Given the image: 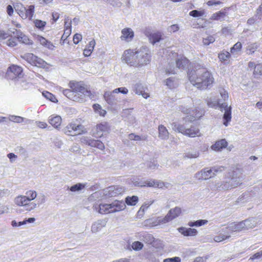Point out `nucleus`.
I'll use <instances>...</instances> for the list:
<instances>
[{"label": "nucleus", "instance_id": "obj_1", "mask_svg": "<svg viewBox=\"0 0 262 262\" xmlns=\"http://www.w3.org/2000/svg\"><path fill=\"white\" fill-rule=\"evenodd\" d=\"M190 82L200 90L210 89L215 83V79L211 71L203 66L197 64L187 72Z\"/></svg>", "mask_w": 262, "mask_h": 262}, {"label": "nucleus", "instance_id": "obj_2", "mask_svg": "<svg viewBox=\"0 0 262 262\" xmlns=\"http://www.w3.org/2000/svg\"><path fill=\"white\" fill-rule=\"evenodd\" d=\"M69 89L63 91V94L69 99L74 101H82L84 96L88 93L85 85L81 81H70Z\"/></svg>", "mask_w": 262, "mask_h": 262}, {"label": "nucleus", "instance_id": "obj_3", "mask_svg": "<svg viewBox=\"0 0 262 262\" xmlns=\"http://www.w3.org/2000/svg\"><path fill=\"white\" fill-rule=\"evenodd\" d=\"M208 105L212 108H219L221 112L225 111L223 117V123L225 126H228L232 119V107L228 106L226 103H221L219 99L212 101L211 99L207 100Z\"/></svg>", "mask_w": 262, "mask_h": 262}, {"label": "nucleus", "instance_id": "obj_4", "mask_svg": "<svg viewBox=\"0 0 262 262\" xmlns=\"http://www.w3.org/2000/svg\"><path fill=\"white\" fill-rule=\"evenodd\" d=\"M138 55L139 50H125L122 55L121 60L128 66L136 68Z\"/></svg>", "mask_w": 262, "mask_h": 262}, {"label": "nucleus", "instance_id": "obj_5", "mask_svg": "<svg viewBox=\"0 0 262 262\" xmlns=\"http://www.w3.org/2000/svg\"><path fill=\"white\" fill-rule=\"evenodd\" d=\"M172 125L174 130L189 137L194 138L201 136L200 129L195 126H191L189 128H186L184 125L178 124L176 123H172Z\"/></svg>", "mask_w": 262, "mask_h": 262}, {"label": "nucleus", "instance_id": "obj_6", "mask_svg": "<svg viewBox=\"0 0 262 262\" xmlns=\"http://www.w3.org/2000/svg\"><path fill=\"white\" fill-rule=\"evenodd\" d=\"M63 132L66 135L71 136L81 135L84 133L83 126L76 121L68 123L64 128Z\"/></svg>", "mask_w": 262, "mask_h": 262}, {"label": "nucleus", "instance_id": "obj_7", "mask_svg": "<svg viewBox=\"0 0 262 262\" xmlns=\"http://www.w3.org/2000/svg\"><path fill=\"white\" fill-rule=\"evenodd\" d=\"M5 75L7 79L17 80L23 77V69L20 66L12 64L7 68Z\"/></svg>", "mask_w": 262, "mask_h": 262}, {"label": "nucleus", "instance_id": "obj_8", "mask_svg": "<svg viewBox=\"0 0 262 262\" xmlns=\"http://www.w3.org/2000/svg\"><path fill=\"white\" fill-rule=\"evenodd\" d=\"M111 126L108 122L103 121L97 123L94 127L93 134L96 138H101L103 135L110 133Z\"/></svg>", "mask_w": 262, "mask_h": 262}, {"label": "nucleus", "instance_id": "obj_9", "mask_svg": "<svg viewBox=\"0 0 262 262\" xmlns=\"http://www.w3.org/2000/svg\"><path fill=\"white\" fill-rule=\"evenodd\" d=\"M150 61L151 56L148 50L146 48L139 49L136 68H140L146 66L149 64Z\"/></svg>", "mask_w": 262, "mask_h": 262}, {"label": "nucleus", "instance_id": "obj_10", "mask_svg": "<svg viewBox=\"0 0 262 262\" xmlns=\"http://www.w3.org/2000/svg\"><path fill=\"white\" fill-rule=\"evenodd\" d=\"M14 202L16 205L24 206L26 207V210L29 211L34 209L36 206V204L30 202L26 195L17 196L15 198Z\"/></svg>", "mask_w": 262, "mask_h": 262}, {"label": "nucleus", "instance_id": "obj_11", "mask_svg": "<svg viewBox=\"0 0 262 262\" xmlns=\"http://www.w3.org/2000/svg\"><path fill=\"white\" fill-rule=\"evenodd\" d=\"M182 112L186 115L184 118L185 122H192L199 120L202 116V113L196 109L189 110L183 108Z\"/></svg>", "mask_w": 262, "mask_h": 262}, {"label": "nucleus", "instance_id": "obj_12", "mask_svg": "<svg viewBox=\"0 0 262 262\" xmlns=\"http://www.w3.org/2000/svg\"><path fill=\"white\" fill-rule=\"evenodd\" d=\"M26 60L32 65L38 68H45L47 63L42 59L37 57L32 53H28L26 55Z\"/></svg>", "mask_w": 262, "mask_h": 262}, {"label": "nucleus", "instance_id": "obj_13", "mask_svg": "<svg viewBox=\"0 0 262 262\" xmlns=\"http://www.w3.org/2000/svg\"><path fill=\"white\" fill-rule=\"evenodd\" d=\"M12 35L15 36L19 42L28 45H32L33 43V41L30 39L28 36L25 35L20 30L14 28L11 31Z\"/></svg>", "mask_w": 262, "mask_h": 262}, {"label": "nucleus", "instance_id": "obj_14", "mask_svg": "<svg viewBox=\"0 0 262 262\" xmlns=\"http://www.w3.org/2000/svg\"><path fill=\"white\" fill-rule=\"evenodd\" d=\"M181 212L182 210L181 208L176 207L174 208L171 209L165 216L160 221L163 224L169 222L178 217L181 214Z\"/></svg>", "mask_w": 262, "mask_h": 262}, {"label": "nucleus", "instance_id": "obj_15", "mask_svg": "<svg viewBox=\"0 0 262 262\" xmlns=\"http://www.w3.org/2000/svg\"><path fill=\"white\" fill-rule=\"evenodd\" d=\"M166 184L162 181L150 179L141 182L138 186L140 187L163 188L166 187Z\"/></svg>", "mask_w": 262, "mask_h": 262}, {"label": "nucleus", "instance_id": "obj_16", "mask_svg": "<svg viewBox=\"0 0 262 262\" xmlns=\"http://www.w3.org/2000/svg\"><path fill=\"white\" fill-rule=\"evenodd\" d=\"M109 213L119 212L125 208V203L123 201L115 200L112 203L108 204Z\"/></svg>", "mask_w": 262, "mask_h": 262}, {"label": "nucleus", "instance_id": "obj_17", "mask_svg": "<svg viewBox=\"0 0 262 262\" xmlns=\"http://www.w3.org/2000/svg\"><path fill=\"white\" fill-rule=\"evenodd\" d=\"M35 39L36 41L39 43L41 46L49 50H53L55 47L54 44L51 41L48 40L45 37L41 35H36L35 37Z\"/></svg>", "mask_w": 262, "mask_h": 262}, {"label": "nucleus", "instance_id": "obj_18", "mask_svg": "<svg viewBox=\"0 0 262 262\" xmlns=\"http://www.w3.org/2000/svg\"><path fill=\"white\" fill-rule=\"evenodd\" d=\"M123 192V189L119 186H112L107 188L106 195L109 197L117 196Z\"/></svg>", "mask_w": 262, "mask_h": 262}, {"label": "nucleus", "instance_id": "obj_19", "mask_svg": "<svg viewBox=\"0 0 262 262\" xmlns=\"http://www.w3.org/2000/svg\"><path fill=\"white\" fill-rule=\"evenodd\" d=\"M72 32V21L69 19H67L64 21V32L61 36V40H66L71 35Z\"/></svg>", "mask_w": 262, "mask_h": 262}, {"label": "nucleus", "instance_id": "obj_20", "mask_svg": "<svg viewBox=\"0 0 262 262\" xmlns=\"http://www.w3.org/2000/svg\"><path fill=\"white\" fill-rule=\"evenodd\" d=\"M121 33L122 35L121 36L120 38L121 40H125L126 41H131L134 36V32L129 28H125L122 29Z\"/></svg>", "mask_w": 262, "mask_h": 262}, {"label": "nucleus", "instance_id": "obj_21", "mask_svg": "<svg viewBox=\"0 0 262 262\" xmlns=\"http://www.w3.org/2000/svg\"><path fill=\"white\" fill-rule=\"evenodd\" d=\"M213 170L214 171H217L216 170L213 169L207 170L204 169L203 170L201 171L200 172L197 173L196 174V177L199 180H207L209 179L212 177H213L214 173H213Z\"/></svg>", "mask_w": 262, "mask_h": 262}, {"label": "nucleus", "instance_id": "obj_22", "mask_svg": "<svg viewBox=\"0 0 262 262\" xmlns=\"http://www.w3.org/2000/svg\"><path fill=\"white\" fill-rule=\"evenodd\" d=\"M49 123L54 128H59L62 123V119L59 115H51L49 119Z\"/></svg>", "mask_w": 262, "mask_h": 262}, {"label": "nucleus", "instance_id": "obj_23", "mask_svg": "<svg viewBox=\"0 0 262 262\" xmlns=\"http://www.w3.org/2000/svg\"><path fill=\"white\" fill-rule=\"evenodd\" d=\"M178 231L182 234L185 236H193L197 234L198 231L193 228H186L185 227H180L178 229Z\"/></svg>", "mask_w": 262, "mask_h": 262}, {"label": "nucleus", "instance_id": "obj_24", "mask_svg": "<svg viewBox=\"0 0 262 262\" xmlns=\"http://www.w3.org/2000/svg\"><path fill=\"white\" fill-rule=\"evenodd\" d=\"M228 145V143L225 139H221L215 142L211 146V149L215 151H220L222 149L226 148Z\"/></svg>", "mask_w": 262, "mask_h": 262}, {"label": "nucleus", "instance_id": "obj_25", "mask_svg": "<svg viewBox=\"0 0 262 262\" xmlns=\"http://www.w3.org/2000/svg\"><path fill=\"white\" fill-rule=\"evenodd\" d=\"M176 62L177 68L182 69L187 67L190 63L189 60L184 56H182L177 59Z\"/></svg>", "mask_w": 262, "mask_h": 262}, {"label": "nucleus", "instance_id": "obj_26", "mask_svg": "<svg viewBox=\"0 0 262 262\" xmlns=\"http://www.w3.org/2000/svg\"><path fill=\"white\" fill-rule=\"evenodd\" d=\"M245 228V224L243 222L232 224L230 226L227 228L230 233L240 232L243 230Z\"/></svg>", "mask_w": 262, "mask_h": 262}, {"label": "nucleus", "instance_id": "obj_27", "mask_svg": "<svg viewBox=\"0 0 262 262\" xmlns=\"http://www.w3.org/2000/svg\"><path fill=\"white\" fill-rule=\"evenodd\" d=\"M89 146L93 147H96L100 150H104L105 146L102 142L98 140L91 139L88 141Z\"/></svg>", "mask_w": 262, "mask_h": 262}, {"label": "nucleus", "instance_id": "obj_28", "mask_svg": "<svg viewBox=\"0 0 262 262\" xmlns=\"http://www.w3.org/2000/svg\"><path fill=\"white\" fill-rule=\"evenodd\" d=\"M230 57L231 54L228 51H223L218 54V58L220 61L224 63H227Z\"/></svg>", "mask_w": 262, "mask_h": 262}, {"label": "nucleus", "instance_id": "obj_29", "mask_svg": "<svg viewBox=\"0 0 262 262\" xmlns=\"http://www.w3.org/2000/svg\"><path fill=\"white\" fill-rule=\"evenodd\" d=\"M147 36L150 41L153 44L160 41L162 39V34L160 32L151 33L147 35Z\"/></svg>", "mask_w": 262, "mask_h": 262}, {"label": "nucleus", "instance_id": "obj_30", "mask_svg": "<svg viewBox=\"0 0 262 262\" xmlns=\"http://www.w3.org/2000/svg\"><path fill=\"white\" fill-rule=\"evenodd\" d=\"M25 14L24 15H22L23 19H27L28 18L29 20H31L34 13V6L33 5H30L28 9L26 8L25 10Z\"/></svg>", "mask_w": 262, "mask_h": 262}, {"label": "nucleus", "instance_id": "obj_31", "mask_svg": "<svg viewBox=\"0 0 262 262\" xmlns=\"http://www.w3.org/2000/svg\"><path fill=\"white\" fill-rule=\"evenodd\" d=\"M159 130V137L162 139H165L168 138L169 133L165 127L163 125H160L158 127Z\"/></svg>", "mask_w": 262, "mask_h": 262}, {"label": "nucleus", "instance_id": "obj_32", "mask_svg": "<svg viewBox=\"0 0 262 262\" xmlns=\"http://www.w3.org/2000/svg\"><path fill=\"white\" fill-rule=\"evenodd\" d=\"M154 201H150L144 203L140 207V209L138 211V216H142L146 210L149 207L150 205L152 204Z\"/></svg>", "mask_w": 262, "mask_h": 262}, {"label": "nucleus", "instance_id": "obj_33", "mask_svg": "<svg viewBox=\"0 0 262 262\" xmlns=\"http://www.w3.org/2000/svg\"><path fill=\"white\" fill-rule=\"evenodd\" d=\"M109 206L108 204L101 203L100 204L98 207H96V209L99 213L102 214H109Z\"/></svg>", "mask_w": 262, "mask_h": 262}, {"label": "nucleus", "instance_id": "obj_34", "mask_svg": "<svg viewBox=\"0 0 262 262\" xmlns=\"http://www.w3.org/2000/svg\"><path fill=\"white\" fill-rule=\"evenodd\" d=\"M226 15V12L223 11H219L217 12L213 13L210 19L212 20H220L223 19Z\"/></svg>", "mask_w": 262, "mask_h": 262}, {"label": "nucleus", "instance_id": "obj_35", "mask_svg": "<svg viewBox=\"0 0 262 262\" xmlns=\"http://www.w3.org/2000/svg\"><path fill=\"white\" fill-rule=\"evenodd\" d=\"M166 85L170 89H173L178 86V82L174 78L170 77L166 79Z\"/></svg>", "mask_w": 262, "mask_h": 262}, {"label": "nucleus", "instance_id": "obj_36", "mask_svg": "<svg viewBox=\"0 0 262 262\" xmlns=\"http://www.w3.org/2000/svg\"><path fill=\"white\" fill-rule=\"evenodd\" d=\"M238 173L235 171L233 172V176L232 178V182H231V185L232 188L236 187L237 186L241 185L242 183H239V182H241V179L239 177V176H238Z\"/></svg>", "mask_w": 262, "mask_h": 262}, {"label": "nucleus", "instance_id": "obj_37", "mask_svg": "<svg viewBox=\"0 0 262 262\" xmlns=\"http://www.w3.org/2000/svg\"><path fill=\"white\" fill-rule=\"evenodd\" d=\"M138 197L136 195L128 196L125 198V203L129 206H135L138 203Z\"/></svg>", "mask_w": 262, "mask_h": 262}, {"label": "nucleus", "instance_id": "obj_38", "mask_svg": "<svg viewBox=\"0 0 262 262\" xmlns=\"http://www.w3.org/2000/svg\"><path fill=\"white\" fill-rule=\"evenodd\" d=\"M93 108L95 113L99 114L100 116L104 117L106 114L105 110L102 108V107L99 104H94Z\"/></svg>", "mask_w": 262, "mask_h": 262}, {"label": "nucleus", "instance_id": "obj_39", "mask_svg": "<svg viewBox=\"0 0 262 262\" xmlns=\"http://www.w3.org/2000/svg\"><path fill=\"white\" fill-rule=\"evenodd\" d=\"M35 221V219L34 217H30L28 220H24L23 222H19L18 223H17L15 221H13L12 222V225L13 227L20 226L26 224L27 223H33Z\"/></svg>", "mask_w": 262, "mask_h": 262}, {"label": "nucleus", "instance_id": "obj_40", "mask_svg": "<svg viewBox=\"0 0 262 262\" xmlns=\"http://www.w3.org/2000/svg\"><path fill=\"white\" fill-rule=\"evenodd\" d=\"M14 8L15 11L17 12L18 15L22 18V15H24L25 14V10L26 8L23 6L21 4H17L15 7Z\"/></svg>", "mask_w": 262, "mask_h": 262}, {"label": "nucleus", "instance_id": "obj_41", "mask_svg": "<svg viewBox=\"0 0 262 262\" xmlns=\"http://www.w3.org/2000/svg\"><path fill=\"white\" fill-rule=\"evenodd\" d=\"M42 95L46 98L47 99H49L52 102H57V99L55 97V96L52 94L51 93L48 92V91H43L42 93Z\"/></svg>", "mask_w": 262, "mask_h": 262}, {"label": "nucleus", "instance_id": "obj_42", "mask_svg": "<svg viewBox=\"0 0 262 262\" xmlns=\"http://www.w3.org/2000/svg\"><path fill=\"white\" fill-rule=\"evenodd\" d=\"M33 23H34L35 26L37 28H38L41 30H43L44 29V28L46 26V24H47L45 21H43V20H41L40 19H35L34 20Z\"/></svg>", "mask_w": 262, "mask_h": 262}, {"label": "nucleus", "instance_id": "obj_43", "mask_svg": "<svg viewBox=\"0 0 262 262\" xmlns=\"http://www.w3.org/2000/svg\"><path fill=\"white\" fill-rule=\"evenodd\" d=\"M242 49V44L241 42L238 41L235 43L232 47L230 49V52L232 54L235 52L241 51Z\"/></svg>", "mask_w": 262, "mask_h": 262}, {"label": "nucleus", "instance_id": "obj_44", "mask_svg": "<svg viewBox=\"0 0 262 262\" xmlns=\"http://www.w3.org/2000/svg\"><path fill=\"white\" fill-rule=\"evenodd\" d=\"M207 222H208V221L207 220H201L196 221L194 222H189L188 225L190 227L201 226L202 225L206 224Z\"/></svg>", "mask_w": 262, "mask_h": 262}, {"label": "nucleus", "instance_id": "obj_45", "mask_svg": "<svg viewBox=\"0 0 262 262\" xmlns=\"http://www.w3.org/2000/svg\"><path fill=\"white\" fill-rule=\"evenodd\" d=\"M219 91L220 95L224 101L228 100L229 95L228 92L225 90L224 88L220 87L219 88Z\"/></svg>", "mask_w": 262, "mask_h": 262}, {"label": "nucleus", "instance_id": "obj_46", "mask_svg": "<svg viewBox=\"0 0 262 262\" xmlns=\"http://www.w3.org/2000/svg\"><path fill=\"white\" fill-rule=\"evenodd\" d=\"M230 236L229 235H226L223 234L222 233H220L218 235L214 236V240L216 242H221L228 238Z\"/></svg>", "mask_w": 262, "mask_h": 262}, {"label": "nucleus", "instance_id": "obj_47", "mask_svg": "<svg viewBox=\"0 0 262 262\" xmlns=\"http://www.w3.org/2000/svg\"><path fill=\"white\" fill-rule=\"evenodd\" d=\"M26 194L27 195V198H28L30 202L34 200L37 196V193L34 190H29L26 192Z\"/></svg>", "mask_w": 262, "mask_h": 262}, {"label": "nucleus", "instance_id": "obj_48", "mask_svg": "<svg viewBox=\"0 0 262 262\" xmlns=\"http://www.w3.org/2000/svg\"><path fill=\"white\" fill-rule=\"evenodd\" d=\"M104 98L108 104L113 103L114 98L111 93L106 92L104 94Z\"/></svg>", "mask_w": 262, "mask_h": 262}, {"label": "nucleus", "instance_id": "obj_49", "mask_svg": "<svg viewBox=\"0 0 262 262\" xmlns=\"http://www.w3.org/2000/svg\"><path fill=\"white\" fill-rule=\"evenodd\" d=\"M85 187V184L82 183H78L72 186H71L70 188V190L71 191L74 192L76 191H78L82 190Z\"/></svg>", "mask_w": 262, "mask_h": 262}, {"label": "nucleus", "instance_id": "obj_50", "mask_svg": "<svg viewBox=\"0 0 262 262\" xmlns=\"http://www.w3.org/2000/svg\"><path fill=\"white\" fill-rule=\"evenodd\" d=\"M204 10L198 11L196 10H194L189 12V15L194 17L202 16L204 15Z\"/></svg>", "mask_w": 262, "mask_h": 262}, {"label": "nucleus", "instance_id": "obj_51", "mask_svg": "<svg viewBox=\"0 0 262 262\" xmlns=\"http://www.w3.org/2000/svg\"><path fill=\"white\" fill-rule=\"evenodd\" d=\"M17 39L15 36L14 37H11L6 42V44L8 46L10 47H13L17 45Z\"/></svg>", "mask_w": 262, "mask_h": 262}, {"label": "nucleus", "instance_id": "obj_52", "mask_svg": "<svg viewBox=\"0 0 262 262\" xmlns=\"http://www.w3.org/2000/svg\"><path fill=\"white\" fill-rule=\"evenodd\" d=\"M214 41L215 38L212 35L208 36L206 38H204L203 39V42L205 45H209Z\"/></svg>", "mask_w": 262, "mask_h": 262}, {"label": "nucleus", "instance_id": "obj_53", "mask_svg": "<svg viewBox=\"0 0 262 262\" xmlns=\"http://www.w3.org/2000/svg\"><path fill=\"white\" fill-rule=\"evenodd\" d=\"M132 247L134 250L138 251L142 249L143 245L140 242L136 241L132 244Z\"/></svg>", "mask_w": 262, "mask_h": 262}, {"label": "nucleus", "instance_id": "obj_54", "mask_svg": "<svg viewBox=\"0 0 262 262\" xmlns=\"http://www.w3.org/2000/svg\"><path fill=\"white\" fill-rule=\"evenodd\" d=\"M199 156V152L198 151H194L193 152H188L184 156V158L193 159L198 157Z\"/></svg>", "mask_w": 262, "mask_h": 262}, {"label": "nucleus", "instance_id": "obj_55", "mask_svg": "<svg viewBox=\"0 0 262 262\" xmlns=\"http://www.w3.org/2000/svg\"><path fill=\"white\" fill-rule=\"evenodd\" d=\"M12 34L11 32V34H9L7 32H5L4 30L0 29V40H4L7 38L9 36L12 37Z\"/></svg>", "mask_w": 262, "mask_h": 262}, {"label": "nucleus", "instance_id": "obj_56", "mask_svg": "<svg viewBox=\"0 0 262 262\" xmlns=\"http://www.w3.org/2000/svg\"><path fill=\"white\" fill-rule=\"evenodd\" d=\"M253 74L255 75H262V65L258 64L255 66Z\"/></svg>", "mask_w": 262, "mask_h": 262}, {"label": "nucleus", "instance_id": "obj_57", "mask_svg": "<svg viewBox=\"0 0 262 262\" xmlns=\"http://www.w3.org/2000/svg\"><path fill=\"white\" fill-rule=\"evenodd\" d=\"M82 36L81 34L76 33L73 36V42L77 45L82 40Z\"/></svg>", "mask_w": 262, "mask_h": 262}, {"label": "nucleus", "instance_id": "obj_58", "mask_svg": "<svg viewBox=\"0 0 262 262\" xmlns=\"http://www.w3.org/2000/svg\"><path fill=\"white\" fill-rule=\"evenodd\" d=\"M115 93H121L124 94H126L128 93V90L126 88H119L115 89L113 92Z\"/></svg>", "mask_w": 262, "mask_h": 262}, {"label": "nucleus", "instance_id": "obj_59", "mask_svg": "<svg viewBox=\"0 0 262 262\" xmlns=\"http://www.w3.org/2000/svg\"><path fill=\"white\" fill-rule=\"evenodd\" d=\"M257 49V45L255 43L251 44L248 46L247 50L249 51V54L253 53Z\"/></svg>", "mask_w": 262, "mask_h": 262}, {"label": "nucleus", "instance_id": "obj_60", "mask_svg": "<svg viewBox=\"0 0 262 262\" xmlns=\"http://www.w3.org/2000/svg\"><path fill=\"white\" fill-rule=\"evenodd\" d=\"M128 138L130 140L139 141L141 140L140 136L136 135L133 133H131L128 135Z\"/></svg>", "mask_w": 262, "mask_h": 262}, {"label": "nucleus", "instance_id": "obj_61", "mask_svg": "<svg viewBox=\"0 0 262 262\" xmlns=\"http://www.w3.org/2000/svg\"><path fill=\"white\" fill-rule=\"evenodd\" d=\"M164 262H181V259L179 257L168 258L164 260Z\"/></svg>", "mask_w": 262, "mask_h": 262}, {"label": "nucleus", "instance_id": "obj_62", "mask_svg": "<svg viewBox=\"0 0 262 262\" xmlns=\"http://www.w3.org/2000/svg\"><path fill=\"white\" fill-rule=\"evenodd\" d=\"M36 124L38 127L42 129L46 128L48 126V124L45 122L37 121Z\"/></svg>", "mask_w": 262, "mask_h": 262}, {"label": "nucleus", "instance_id": "obj_63", "mask_svg": "<svg viewBox=\"0 0 262 262\" xmlns=\"http://www.w3.org/2000/svg\"><path fill=\"white\" fill-rule=\"evenodd\" d=\"M96 45L95 40L93 39L92 40H91L86 47V48L89 49H91V51H93L94 47Z\"/></svg>", "mask_w": 262, "mask_h": 262}, {"label": "nucleus", "instance_id": "obj_64", "mask_svg": "<svg viewBox=\"0 0 262 262\" xmlns=\"http://www.w3.org/2000/svg\"><path fill=\"white\" fill-rule=\"evenodd\" d=\"M262 256V251L257 252L253 254L252 257H251L250 259L253 260L255 259L259 258Z\"/></svg>", "mask_w": 262, "mask_h": 262}]
</instances>
